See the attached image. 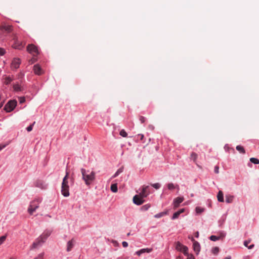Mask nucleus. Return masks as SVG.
Returning a JSON list of instances; mask_svg holds the SVG:
<instances>
[{
	"mask_svg": "<svg viewBox=\"0 0 259 259\" xmlns=\"http://www.w3.org/2000/svg\"><path fill=\"white\" fill-rule=\"evenodd\" d=\"M191 196H192V197H193V194H191Z\"/></svg>",
	"mask_w": 259,
	"mask_h": 259,
	"instance_id": "nucleus-59",
	"label": "nucleus"
},
{
	"mask_svg": "<svg viewBox=\"0 0 259 259\" xmlns=\"http://www.w3.org/2000/svg\"><path fill=\"white\" fill-rule=\"evenodd\" d=\"M123 171V169L122 168H119L116 171V172L113 175V176H112V178H115L116 177H117L120 174H121L122 172Z\"/></svg>",
	"mask_w": 259,
	"mask_h": 259,
	"instance_id": "nucleus-30",
	"label": "nucleus"
},
{
	"mask_svg": "<svg viewBox=\"0 0 259 259\" xmlns=\"http://www.w3.org/2000/svg\"><path fill=\"white\" fill-rule=\"evenodd\" d=\"M236 149L240 153L244 154L245 153V151L244 148L240 145L237 146L236 147Z\"/></svg>",
	"mask_w": 259,
	"mask_h": 259,
	"instance_id": "nucleus-25",
	"label": "nucleus"
},
{
	"mask_svg": "<svg viewBox=\"0 0 259 259\" xmlns=\"http://www.w3.org/2000/svg\"><path fill=\"white\" fill-rule=\"evenodd\" d=\"M74 240L73 239H72L71 240L69 241L67 243V251L69 252L71 250L72 248L74 246Z\"/></svg>",
	"mask_w": 259,
	"mask_h": 259,
	"instance_id": "nucleus-18",
	"label": "nucleus"
},
{
	"mask_svg": "<svg viewBox=\"0 0 259 259\" xmlns=\"http://www.w3.org/2000/svg\"><path fill=\"white\" fill-rule=\"evenodd\" d=\"M27 51L30 53L32 54L33 55H35L38 54V50L35 46L33 44L29 45L27 47Z\"/></svg>",
	"mask_w": 259,
	"mask_h": 259,
	"instance_id": "nucleus-7",
	"label": "nucleus"
},
{
	"mask_svg": "<svg viewBox=\"0 0 259 259\" xmlns=\"http://www.w3.org/2000/svg\"><path fill=\"white\" fill-rule=\"evenodd\" d=\"M152 186L153 187H154V188H155L156 189H158L161 187V185L159 183H157L153 184L152 185Z\"/></svg>",
	"mask_w": 259,
	"mask_h": 259,
	"instance_id": "nucleus-37",
	"label": "nucleus"
},
{
	"mask_svg": "<svg viewBox=\"0 0 259 259\" xmlns=\"http://www.w3.org/2000/svg\"><path fill=\"white\" fill-rule=\"evenodd\" d=\"M197 213H200L204 211V209L200 207H196L195 209Z\"/></svg>",
	"mask_w": 259,
	"mask_h": 259,
	"instance_id": "nucleus-32",
	"label": "nucleus"
},
{
	"mask_svg": "<svg viewBox=\"0 0 259 259\" xmlns=\"http://www.w3.org/2000/svg\"><path fill=\"white\" fill-rule=\"evenodd\" d=\"M44 256V253L42 252L40 253L38 255V256L35 257L34 259H43Z\"/></svg>",
	"mask_w": 259,
	"mask_h": 259,
	"instance_id": "nucleus-41",
	"label": "nucleus"
},
{
	"mask_svg": "<svg viewBox=\"0 0 259 259\" xmlns=\"http://www.w3.org/2000/svg\"><path fill=\"white\" fill-rule=\"evenodd\" d=\"M199 232L198 231H197L196 232H195V236L196 238H198L199 237Z\"/></svg>",
	"mask_w": 259,
	"mask_h": 259,
	"instance_id": "nucleus-52",
	"label": "nucleus"
},
{
	"mask_svg": "<svg viewBox=\"0 0 259 259\" xmlns=\"http://www.w3.org/2000/svg\"><path fill=\"white\" fill-rule=\"evenodd\" d=\"M13 78L10 76H6L4 78V82L7 85L10 84Z\"/></svg>",
	"mask_w": 259,
	"mask_h": 259,
	"instance_id": "nucleus-22",
	"label": "nucleus"
},
{
	"mask_svg": "<svg viewBox=\"0 0 259 259\" xmlns=\"http://www.w3.org/2000/svg\"><path fill=\"white\" fill-rule=\"evenodd\" d=\"M3 106V103H1L0 104V108Z\"/></svg>",
	"mask_w": 259,
	"mask_h": 259,
	"instance_id": "nucleus-56",
	"label": "nucleus"
},
{
	"mask_svg": "<svg viewBox=\"0 0 259 259\" xmlns=\"http://www.w3.org/2000/svg\"><path fill=\"white\" fill-rule=\"evenodd\" d=\"M167 189L169 190H173L175 189L179 190V186L178 184H175L172 183H169L167 184Z\"/></svg>",
	"mask_w": 259,
	"mask_h": 259,
	"instance_id": "nucleus-19",
	"label": "nucleus"
},
{
	"mask_svg": "<svg viewBox=\"0 0 259 259\" xmlns=\"http://www.w3.org/2000/svg\"><path fill=\"white\" fill-rule=\"evenodd\" d=\"M219 238H220L219 237L216 236L215 235H211L210 237V239L213 241H216L218 240L219 239Z\"/></svg>",
	"mask_w": 259,
	"mask_h": 259,
	"instance_id": "nucleus-35",
	"label": "nucleus"
},
{
	"mask_svg": "<svg viewBox=\"0 0 259 259\" xmlns=\"http://www.w3.org/2000/svg\"><path fill=\"white\" fill-rule=\"evenodd\" d=\"M193 247L194 251L197 254H198L200 251V245L197 241L194 242L193 244Z\"/></svg>",
	"mask_w": 259,
	"mask_h": 259,
	"instance_id": "nucleus-16",
	"label": "nucleus"
},
{
	"mask_svg": "<svg viewBox=\"0 0 259 259\" xmlns=\"http://www.w3.org/2000/svg\"><path fill=\"white\" fill-rule=\"evenodd\" d=\"M177 259H181V258H180V257H179Z\"/></svg>",
	"mask_w": 259,
	"mask_h": 259,
	"instance_id": "nucleus-58",
	"label": "nucleus"
},
{
	"mask_svg": "<svg viewBox=\"0 0 259 259\" xmlns=\"http://www.w3.org/2000/svg\"><path fill=\"white\" fill-rule=\"evenodd\" d=\"M250 161L255 164H257L259 163V159L254 157L250 158Z\"/></svg>",
	"mask_w": 259,
	"mask_h": 259,
	"instance_id": "nucleus-31",
	"label": "nucleus"
},
{
	"mask_svg": "<svg viewBox=\"0 0 259 259\" xmlns=\"http://www.w3.org/2000/svg\"><path fill=\"white\" fill-rule=\"evenodd\" d=\"M214 171L215 174H218L219 172V167L218 166H215L214 167Z\"/></svg>",
	"mask_w": 259,
	"mask_h": 259,
	"instance_id": "nucleus-45",
	"label": "nucleus"
},
{
	"mask_svg": "<svg viewBox=\"0 0 259 259\" xmlns=\"http://www.w3.org/2000/svg\"><path fill=\"white\" fill-rule=\"evenodd\" d=\"M41 201V199L37 198L32 201L29 204L28 208V212L30 214L33 213L39 207V204Z\"/></svg>",
	"mask_w": 259,
	"mask_h": 259,
	"instance_id": "nucleus-3",
	"label": "nucleus"
},
{
	"mask_svg": "<svg viewBox=\"0 0 259 259\" xmlns=\"http://www.w3.org/2000/svg\"><path fill=\"white\" fill-rule=\"evenodd\" d=\"M226 202L227 203H232L234 199V196L231 195H226Z\"/></svg>",
	"mask_w": 259,
	"mask_h": 259,
	"instance_id": "nucleus-21",
	"label": "nucleus"
},
{
	"mask_svg": "<svg viewBox=\"0 0 259 259\" xmlns=\"http://www.w3.org/2000/svg\"><path fill=\"white\" fill-rule=\"evenodd\" d=\"M122 245L123 247H126L128 246V243L126 241H123L122 242Z\"/></svg>",
	"mask_w": 259,
	"mask_h": 259,
	"instance_id": "nucleus-47",
	"label": "nucleus"
},
{
	"mask_svg": "<svg viewBox=\"0 0 259 259\" xmlns=\"http://www.w3.org/2000/svg\"><path fill=\"white\" fill-rule=\"evenodd\" d=\"M17 105V102L15 100H11L9 101L5 106L4 109L7 112H10Z\"/></svg>",
	"mask_w": 259,
	"mask_h": 259,
	"instance_id": "nucleus-4",
	"label": "nucleus"
},
{
	"mask_svg": "<svg viewBox=\"0 0 259 259\" xmlns=\"http://www.w3.org/2000/svg\"><path fill=\"white\" fill-rule=\"evenodd\" d=\"M39 237L41 238V239H42L43 240L44 242H45V241L48 238V237H46V236H44L43 233Z\"/></svg>",
	"mask_w": 259,
	"mask_h": 259,
	"instance_id": "nucleus-44",
	"label": "nucleus"
},
{
	"mask_svg": "<svg viewBox=\"0 0 259 259\" xmlns=\"http://www.w3.org/2000/svg\"><path fill=\"white\" fill-rule=\"evenodd\" d=\"M21 64V60L19 58H15L13 59L11 63V67L12 69H17L19 67Z\"/></svg>",
	"mask_w": 259,
	"mask_h": 259,
	"instance_id": "nucleus-9",
	"label": "nucleus"
},
{
	"mask_svg": "<svg viewBox=\"0 0 259 259\" xmlns=\"http://www.w3.org/2000/svg\"><path fill=\"white\" fill-rule=\"evenodd\" d=\"M69 175V172L66 171V175L64 177L63 179V181L62 183V187H61V193L62 194L64 197H68L69 196V185H68V181L67 180L68 176Z\"/></svg>",
	"mask_w": 259,
	"mask_h": 259,
	"instance_id": "nucleus-2",
	"label": "nucleus"
},
{
	"mask_svg": "<svg viewBox=\"0 0 259 259\" xmlns=\"http://www.w3.org/2000/svg\"><path fill=\"white\" fill-rule=\"evenodd\" d=\"M197 157V155L195 153H192L191 155V158L194 161L196 160Z\"/></svg>",
	"mask_w": 259,
	"mask_h": 259,
	"instance_id": "nucleus-40",
	"label": "nucleus"
},
{
	"mask_svg": "<svg viewBox=\"0 0 259 259\" xmlns=\"http://www.w3.org/2000/svg\"><path fill=\"white\" fill-rule=\"evenodd\" d=\"M187 259H194V258L192 255H188Z\"/></svg>",
	"mask_w": 259,
	"mask_h": 259,
	"instance_id": "nucleus-50",
	"label": "nucleus"
},
{
	"mask_svg": "<svg viewBox=\"0 0 259 259\" xmlns=\"http://www.w3.org/2000/svg\"><path fill=\"white\" fill-rule=\"evenodd\" d=\"M139 120L142 123H144L146 121V118L144 116H140Z\"/></svg>",
	"mask_w": 259,
	"mask_h": 259,
	"instance_id": "nucleus-43",
	"label": "nucleus"
},
{
	"mask_svg": "<svg viewBox=\"0 0 259 259\" xmlns=\"http://www.w3.org/2000/svg\"><path fill=\"white\" fill-rule=\"evenodd\" d=\"M44 241L41 238L38 237L35 241L33 243L31 249L37 248L41 246L44 243Z\"/></svg>",
	"mask_w": 259,
	"mask_h": 259,
	"instance_id": "nucleus-11",
	"label": "nucleus"
},
{
	"mask_svg": "<svg viewBox=\"0 0 259 259\" xmlns=\"http://www.w3.org/2000/svg\"><path fill=\"white\" fill-rule=\"evenodd\" d=\"M111 190L114 193H116L118 191L117 184L116 183L113 184L111 185Z\"/></svg>",
	"mask_w": 259,
	"mask_h": 259,
	"instance_id": "nucleus-24",
	"label": "nucleus"
},
{
	"mask_svg": "<svg viewBox=\"0 0 259 259\" xmlns=\"http://www.w3.org/2000/svg\"><path fill=\"white\" fill-rule=\"evenodd\" d=\"M119 134L121 136H122L123 137H126L127 136V134L124 130H121Z\"/></svg>",
	"mask_w": 259,
	"mask_h": 259,
	"instance_id": "nucleus-33",
	"label": "nucleus"
},
{
	"mask_svg": "<svg viewBox=\"0 0 259 259\" xmlns=\"http://www.w3.org/2000/svg\"><path fill=\"white\" fill-rule=\"evenodd\" d=\"M149 127H150V128H151L152 129H153V126H152V125H150V126H149Z\"/></svg>",
	"mask_w": 259,
	"mask_h": 259,
	"instance_id": "nucleus-55",
	"label": "nucleus"
},
{
	"mask_svg": "<svg viewBox=\"0 0 259 259\" xmlns=\"http://www.w3.org/2000/svg\"><path fill=\"white\" fill-rule=\"evenodd\" d=\"M152 250L153 249L152 248H142L139 250L135 252V254L138 256H140L142 254L144 253H150L152 251Z\"/></svg>",
	"mask_w": 259,
	"mask_h": 259,
	"instance_id": "nucleus-12",
	"label": "nucleus"
},
{
	"mask_svg": "<svg viewBox=\"0 0 259 259\" xmlns=\"http://www.w3.org/2000/svg\"><path fill=\"white\" fill-rule=\"evenodd\" d=\"M130 233H127V236H130Z\"/></svg>",
	"mask_w": 259,
	"mask_h": 259,
	"instance_id": "nucleus-57",
	"label": "nucleus"
},
{
	"mask_svg": "<svg viewBox=\"0 0 259 259\" xmlns=\"http://www.w3.org/2000/svg\"><path fill=\"white\" fill-rule=\"evenodd\" d=\"M250 240H245L243 243L244 245L249 249H252L254 247V244H251L249 246H248V244L250 242Z\"/></svg>",
	"mask_w": 259,
	"mask_h": 259,
	"instance_id": "nucleus-23",
	"label": "nucleus"
},
{
	"mask_svg": "<svg viewBox=\"0 0 259 259\" xmlns=\"http://www.w3.org/2000/svg\"><path fill=\"white\" fill-rule=\"evenodd\" d=\"M184 200V198L183 197H178L174 199L172 205L174 206V208L176 209L180 205V204Z\"/></svg>",
	"mask_w": 259,
	"mask_h": 259,
	"instance_id": "nucleus-10",
	"label": "nucleus"
},
{
	"mask_svg": "<svg viewBox=\"0 0 259 259\" xmlns=\"http://www.w3.org/2000/svg\"><path fill=\"white\" fill-rule=\"evenodd\" d=\"M31 63H33L34 62V60H33H33H32V59H31Z\"/></svg>",
	"mask_w": 259,
	"mask_h": 259,
	"instance_id": "nucleus-54",
	"label": "nucleus"
},
{
	"mask_svg": "<svg viewBox=\"0 0 259 259\" xmlns=\"http://www.w3.org/2000/svg\"><path fill=\"white\" fill-rule=\"evenodd\" d=\"M12 46L14 49L18 50H21L24 48L23 44L20 42L17 38H15V42Z\"/></svg>",
	"mask_w": 259,
	"mask_h": 259,
	"instance_id": "nucleus-13",
	"label": "nucleus"
},
{
	"mask_svg": "<svg viewBox=\"0 0 259 259\" xmlns=\"http://www.w3.org/2000/svg\"><path fill=\"white\" fill-rule=\"evenodd\" d=\"M176 248L177 250L182 252L185 255H188V248L186 246L183 245L180 242H178L176 244Z\"/></svg>",
	"mask_w": 259,
	"mask_h": 259,
	"instance_id": "nucleus-5",
	"label": "nucleus"
},
{
	"mask_svg": "<svg viewBox=\"0 0 259 259\" xmlns=\"http://www.w3.org/2000/svg\"><path fill=\"white\" fill-rule=\"evenodd\" d=\"M35 121L33 122V123L32 124L30 125L26 128V130L27 131V132H29L32 130L33 126L34 124H35Z\"/></svg>",
	"mask_w": 259,
	"mask_h": 259,
	"instance_id": "nucleus-36",
	"label": "nucleus"
},
{
	"mask_svg": "<svg viewBox=\"0 0 259 259\" xmlns=\"http://www.w3.org/2000/svg\"><path fill=\"white\" fill-rule=\"evenodd\" d=\"M3 28L8 32H11L12 30V26L10 25L4 26L3 27Z\"/></svg>",
	"mask_w": 259,
	"mask_h": 259,
	"instance_id": "nucleus-29",
	"label": "nucleus"
},
{
	"mask_svg": "<svg viewBox=\"0 0 259 259\" xmlns=\"http://www.w3.org/2000/svg\"><path fill=\"white\" fill-rule=\"evenodd\" d=\"M36 186L42 189L45 187V185L42 182H37Z\"/></svg>",
	"mask_w": 259,
	"mask_h": 259,
	"instance_id": "nucleus-39",
	"label": "nucleus"
},
{
	"mask_svg": "<svg viewBox=\"0 0 259 259\" xmlns=\"http://www.w3.org/2000/svg\"><path fill=\"white\" fill-rule=\"evenodd\" d=\"M224 259H231V256L230 255H228V256H226V257H225Z\"/></svg>",
	"mask_w": 259,
	"mask_h": 259,
	"instance_id": "nucleus-53",
	"label": "nucleus"
},
{
	"mask_svg": "<svg viewBox=\"0 0 259 259\" xmlns=\"http://www.w3.org/2000/svg\"><path fill=\"white\" fill-rule=\"evenodd\" d=\"M189 239H191V240L194 243V242H196L192 236H189Z\"/></svg>",
	"mask_w": 259,
	"mask_h": 259,
	"instance_id": "nucleus-49",
	"label": "nucleus"
},
{
	"mask_svg": "<svg viewBox=\"0 0 259 259\" xmlns=\"http://www.w3.org/2000/svg\"><path fill=\"white\" fill-rule=\"evenodd\" d=\"M5 50L2 48H0V56H3L5 54Z\"/></svg>",
	"mask_w": 259,
	"mask_h": 259,
	"instance_id": "nucleus-42",
	"label": "nucleus"
},
{
	"mask_svg": "<svg viewBox=\"0 0 259 259\" xmlns=\"http://www.w3.org/2000/svg\"><path fill=\"white\" fill-rule=\"evenodd\" d=\"M6 238V235L2 236L1 237H0V245H2L5 241Z\"/></svg>",
	"mask_w": 259,
	"mask_h": 259,
	"instance_id": "nucleus-34",
	"label": "nucleus"
},
{
	"mask_svg": "<svg viewBox=\"0 0 259 259\" xmlns=\"http://www.w3.org/2000/svg\"><path fill=\"white\" fill-rule=\"evenodd\" d=\"M150 207L151 205L148 203L143 205L140 209L142 211H146L148 210Z\"/></svg>",
	"mask_w": 259,
	"mask_h": 259,
	"instance_id": "nucleus-26",
	"label": "nucleus"
},
{
	"mask_svg": "<svg viewBox=\"0 0 259 259\" xmlns=\"http://www.w3.org/2000/svg\"><path fill=\"white\" fill-rule=\"evenodd\" d=\"M150 193L149 186H143L142 188L141 191L139 193V195L145 198L147 197Z\"/></svg>",
	"mask_w": 259,
	"mask_h": 259,
	"instance_id": "nucleus-6",
	"label": "nucleus"
},
{
	"mask_svg": "<svg viewBox=\"0 0 259 259\" xmlns=\"http://www.w3.org/2000/svg\"><path fill=\"white\" fill-rule=\"evenodd\" d=\"M25 101V99L24 97H20L19 98V102L20 103H23Z\"/></svg>",
	"mask_w": 259,
	"mask_h": 259,
	"instance_id": "nucleus-46",
	"label": "nucleus"
},
{
	"mask_svg": "<svg viewBox=\"0 0 259 259\" xmlns=\"http://www.w3.org/2000/svg\"><path fill=\"white\" fill-rule=\"evenodd\" d=\"M137 136H138V137H139V138H140V140H141V141H142V140H143L144 137V135L141 134H138V135H137Z\"/></svg>",
	"mask_w": 259,
	"mask_h": 259,
	"instance_id": "nucleus-48",
	"label": "nucleus"
},
{
	"mask_svg": "<svg viewBox=\"0 0 259 259\" xmlns=\"http://www.w3.org/2000/svg\"><path fill=\"white\" fill-rule=\"evenodd\" d=\"M219 250H220V249H219V248L218 247H213L211 249V252L213 254L217 255L219 253Z\"/></svg>",
	"mask_w": 259,
	"mask_h": 259,
	"instance_id": "nucleus-28",
	"label": "nucleus"
},
{
	"mask_svg": "<svg viewBox=\"0 0 259 259\" xmlns=\"http://www.w3.org/2000/svg\"><path fill=\"white\" fill-rule=\"evenodd\" d=\"M144 201V198L141 197L139 194L136 195L133 197V202L137 205H141Z\"/></svg>",
	"mask_w": 259,
	"mask_h": 259,
	"instance_id": "nucleus-8",
	"label": "nucleus"
},
{
	"mask_svg": "<svg viewBox=\"0 0 259 259\" xmlns=\"http://www.w3.org/2000/svg\"><path fill=\"white\" fill-rule=\"evenodd\" d=\"M218 200L219 202H223L224 201V194L222 191H219L217 195Z\"/></svg>",
	"mask_w": 259,
	"mask_h": 259,
	"instance_id": "nucleus-20",
	"label": "nucleus"
},
{
	"mask_svg": "<svg viewBox=\"0 0 259 259\" xmlns=\"http://www.w3.org/2000/svg\"><path fill=\"white\" fill-rule=\"evenodd\" d=\"M167 214V212H159V213H158L157 214H156L155 215H154V218H161L163 216Z\"/></svg>",
	"mask_w": 259,
	"mask_h": 259,
	"instance_id": "nucleus-27",
	"label": "nucleus"
},
{
	"mask_svg": "<svg viewBox=\"0 0 259 259\" xmlns=\"http://www.w3.org/2000/svg\"><path fill=\"white\" fill-rule=\"evenodd\" d=\"M6 147L5 145H0V151L2 150L3 149H4Z\"/></svg>",
	"mask_w": 259,
	"mask_h": 259,
	"instance_id": "nucleus-51",
	"label": "nucleus"
},
{
	"mask_svg": "<svg viewBox=\"0 0 259 259\" xmlns=\"http://www.w3.org/2000/svg\"><path fill=\"white\" fill-rule=\"evenodd\" d=\"M13 89L15 92H21L24 90L23 86H22L18 82L15 83L13 84Z\"/></svg>",
	"mask_w": 259,
	"mask_h": 259,
	"instance_id": "nucleus-14",
	"label": "nucleus"
},
{
	"mask_svg": "<svg viewBox=\"0 0 259 259\" xmlns=\"http://www.w3.org/2000/svg\"><path fill=\"white\" fill-rule=\"evenodd\" d=\"M33 71L37 75H40L42 73V70L38 64H36L33 66Z\"/></svg>",
	"mask_w": 259,
	"mask_h": 259,
	"instance_id": "nucleus-15",
	"label": "nucleus"
},
{
	"mask_svg": "<svg viewBox=\"0 0 259 259\" xmlns=\"http://www.w3.org/2000/svg\"><path fill=\"white\" fill-rule=\"evenodd\" d=\"M80 170L85 184L88 186L90 185L95 179V172L83 168H81Z\"/></svg>",
	"mask_w": 259,
	"mask_h": 259,
	"instance_id": "nucleus-1",
	"label": "nucleus"
},
{
	"mask_svg": "<svg viewBox=\"0 0 259 259\" xmlns=\"http://www.w3.org/2000/svg\"><path fill=\"white\" fill-rule=\"evenodd\" d=\"M185 211V208H181V209H179L178 211H177V212H175L173 214V215H172V217L171 218V219L172 220H175V219L178 218L179 215L181 213H183Z\"/></svg>",
	"mask_w": 259,
	"mask_h": 259,
	"instance_id": "nucleus-17",
	"label": "nucleus"
},
{
	"mask_svg": "<svg viewBox=\"0 0 259 259\" xmlns=\"http://www.w3.org/2000/svg\"><path fill=\"white\" fill-rule=\"evenodd\" d=\"M44 236L48 237L51 234V231L49 230H46L43 232Z\"/></svg>",
	"mask_w": 259,
	"mask_h": 259,
	"instance_id": "nucleus-38",
	"label": "nucleus"
}]
</instances>
